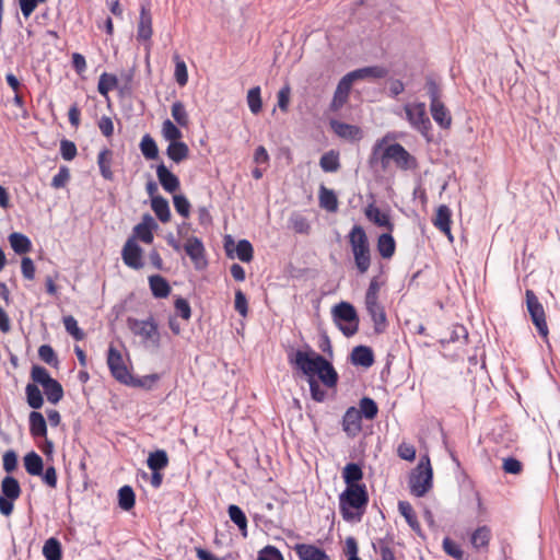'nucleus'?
<instances>
[{
	"mask_svg": "<svg viewBox=\"0 0 560 560\" xmlns=\"http://www.w3.org/2000/svg\"><path fill=\"white\" fill-rule=\"evenodd\" d=\"M396 250V242L390 233H384L378 236L377 252L384 259H389Z\"/></svg>",
	"mask_w": 560,
	"mask_h": 560,
	"instance_id": "c756f323",
	"label": "nucleus"
},
{
	"mask_svg": "<svg viewBox=\"0 0 560 560\" xmlns=\"http://www.w3.org/2000/svg\"><path fill=\"white\" fill-rule=\"evenodd\" d=\"M1 492L2 497L16 500L20 498L22 490L19 481L14 477L7 476L1 481Z\"/></svg>",
	"mask_w": 560,
	"mask_h": 560,
	"instance_id": "4c0bfd02",
	"label": "nucleus"
},
{
	"mask_svg": "<svg viewBox=\"0 0 560 560\" xmlns=\"http://www.w3.org/2000/svg\"><path fill=\"white\" fill-rule=\"evenodd\" d=\"M127 326L135 336H139L145 346L159 348L161 345V335L155 319L150 316L147 319H137L129 317Z\"/></svg>",
	"mask_w": 560,
	"mask_h": 560,
	"instance_id": "423d86ee",
	"label": "nucleus"
},
{
	"mask_svg": "<svg viewBox=\"0 0 560 560\" xmlns=\"http://www.w3.org/2000/svg\"><path fill=\"white\" fill-rule=\"evenodd\" d=\"M365 307L374 324V331L382 334L387 326L386 313L378 299H365Z\"/></svg>",
	"mask_w": 560,
	"mask_h": 560,
	"instance_id": "ddd939ff",
	"label": "nucleus"
},
{
	"mask_svg": "<svg viewBox=\"0 0 560 560\" xmlns=\"http://www.w3.org/2000/svg\"><path fill=\"white\" fill-rule=\"evenodd\" d=\"M38 357L49 365H56L58 363L56 352L49 345H43L39 347Z\"/></svg>",
	"mask_w": 560,
	"mask_h": 560,
	"instance_id": "69168bd1",
	"label": "nucleus"
},
{
	"mask_svg": "<svg viewBox=\"0 0 560 560\" xmlns=\"http://www.w3.org/2000/svg\"><path fill=\"white\" fill-rule=\"evenodd\" d=\"M162 136L168 142L178 141L183 138L180 129L170 119H165L162 124Z\"/></svg>",
	"mask_w": 560,
	"mask_h": 560,
	"instance_id": "8fccbe9b",
	"label": "nucleus"
},
{
	"mask_svg": "<svg viewBox=\"0 0 560 560\" xmlns=\"http://www.w3.org/2000/svg\"><path fill=\"white\" fill-rule=\"evenodd\" d=\"M526 305L533 324L538 330V334L546 338L548 336V326L546 322L545 310L532 290H526Z\"/></svg>",
	"mask_w": 560,
	"mask_h": 560,
	"instance_id": "9d476101",
	"label": "nucleus"
},
{
	"mask_svg": "<svg viewBox=\"0 0 560 560\" xmlns=\"http://www.w3.org/2000/svg\"><path fill=\"white\" fill-rule=\"evenodd\" d=\"M425 91L429 96L430 104L440 103L443 96V90L440 82H438L432 75L425 79Z\"/></svg>",
	"mask_w": 560,
	"mask_h": 560,
	"instance_id": "79ce46f5",
	"label": "nucleus"
},
{
	"mask_svg": "<svg viewBox=\"0 0 560 560\" xmlns=\"http://www.w3.org/2000/svg\"><path fill=\"white\" fill-rule=\"evenodd\" d=\"M398 511L405 517L406 522L412 528V530H415L416 533L421 532L420 523L418 522L413 508L409 502L399 501Z\"/></svg>",
	"mask_w": 560,
	"mask_h": 560,
	"instance_id": "58836bf2",
	"label": "nucleus"
},
{
	"mask_svg": "<svg viewBox=\"0 0 560 560\" xmlns=\"http://www.w3.org/2000/svg\"><path fill=\"white\" fill-rule=\"evenodd\" d=\"M260 92L261 91H260L259 86L252 88L247 92V104H248L249 110L254 115H257L258 113H260V110L262 108Z\"/></svg>",
	"mask_w": 560,
	"mask_h": 560,
	"instance_id": "4d7b16f0",
	"label": "nucleus"
},
{
	"mask_svg": "<svg viewBox=\"0 0 560 560\" xmlns=\"http://www.w3.org/2000/svg\"><path fill=\"white\" fill-rule=\"evenodd\" d=\"M442 547L447 556L456 560H467V557L465 556V552L463 551L462 547L451 538L445 537L443 539Z\"/></svg>",
	"mask_w": 560,
	"mask_h": 560,
	"instance_id": "3c124183",
	"label": "nucleus"
},
{
	"mask_svg": "<svg viewBox=\"0 0 560 560\" xmlns=\"http://www.w3.org/2000/svg\"><path fill=\"white\" fill-rule=\"evenodd\" d=\"M392 545L393 538L386 536L384 538H378L375 541H373L372 547L375 552L380 553L382 560H396Z\"/></svg>",
	"mask_w": 560,
	"mask_h": 560,
	"instance_id": "72a5a7b5",
	"label": "nucleus"
},
{
	"mask_svg": "<svg viewBox=\"0 0 560 560\" xmlns=\"http://www.w3.org/2000/svg\"><path fill=\"white\" fill-rule=\"evenodd\" d=\"M352 84L353 82L347 74L339 81L330 103L332 112L339 110L347 103Z\"/></svg>",
	"mask_w": 560,
	"mask_h": 560,
	"instance_id": "dca6fc26",
	"label": "nucleus"
},
{
	"mask_svg": "<svg viewBox=\"0 0 560 560\" xmlns=\"http://www.w3.org/2000/svg\"><path fill=\"white\" fill-rule=\"evenodd\" d=\"M432 467L428 456L420 459L415 472L410 476L409 485L411 493L423 497L432 488Z\"/></svg>",
	"mask_w": 560,
	"mask_h": 560,
	"instance_id": "6e6552de",
	"label": "nucleus"
},
{
	"mask_svg": "<svg viewBox=\"0 0 560 560\" xmlns=\"http://www.w3.org/2000/svg\"><path fill=\"white\" fill-rule=\"evenodd\" d=\"M26 401L33 409H39L44 405V398L40 389L34 383H30L25 387Z\"/></svg>",
	"mask_w": 560,
	"mask_h": 560,
	"instance_id": "37998d69",
	"label": "nucleus"
},
{
	"mask_svg": "<svg viewBox=\"0 0 560 560\" xmlns=\"http://www.w3.org/2000/svg\"><path fill=\"white\" fill-rule=\"evenodd\" d=\"M107 365L110 370L112 375L120 383L135 386H144V382L141 380H133L125 365L124 359L119 350L110 346L107 354Z\"/></svg>",
	"mask_w": 560,
	"mask_h": 560,
	"instance_id": "1a4fd4ad",
	"label": "nucleus"
},
{
	"mask_svg": "<svg viewBox=\"0 0 560 560\" xmlns=\"http://www.w3.org/2000/svg\"><path fill=\"white\" fill-rule=\"evenodd\" d=\"M491 536V529L489 526H479L471 533L470 544L476 551L487 550Z\"/></svg>",
	"mask_w": 560,
	"mask_h": 560,
	"instance_id": "4be33fe9",
	"label": "nucleus"
},
{
	"mask_svg": "<svg viewBox=\"0 0 560 560\" xmlns=\"http://www.w3.org/2000/svg\"><path fill=\"white\" fill-rule=\"evenodd\" d=\"M173 203L178 214H180L184 218L189 217L190 203L184 195H175L173 197Z\"/></svg>",
	"mask_w": 560,
	"mask_h": 560,
	"instance_id": "0e129e2a",
	"label": "nucleus"
},
{
	"mask_svg": "<svg viewBox=\"0 0 560 560\" xmlns=\"http://www.w3.org/2000/svg\"><path fill=\"white\" fill-rule=\"evenodd\" d=\"M142 248L137 244L133 237H130L125 243L121 250V258L126 266L135 270L143 267Z\"/></svg>",
	"mask_w": 560,
	"mask_h": 560,
	"instance_id": "f8f14e48",
	"label": "nucleus"
},
{
	"mask_svg": "<svg viewBox=\"0 0 560 560\" xmlns=\"http://www.w3.org/2000/svg\"><path fill=\"white\" fill-rule=\"evenodd\" d=\"M31 378L33 380L34 384H40L42 386H45L49 382H51L54 378L49 375L48 371L40 365H33L31 371Z\"/></svg>",
	"mask_w": 560,
	"mask_h": 560,
	"instance_id": "680f3d73",
	"label": "nucleus"
},
{
	"mask_svg": "<svg viewBox=\"0 0 560 560\" xmlns=\"http://www.w3.org/2000/svg\"><path fill=\"white\" fill-rule=\"evenodd\" d=\"M404 110L410 127L430 140L432 124L427 114L425 104L423 102L409 103L404 106Z\"/></svg>",
	"mask_w": 560,
	"mask_h": 560,
	"instance_id": "0eeeda50",
	"label": "nucleus"
},
{
	"mask_svg": "<svg viewBox=\"0 0 560 560\" xmlns=\"http://www.w3.org/2000/svg\"><path fill=\"white\" fill-rule=\"evenodd\" d=\"M24 467L31 476H40L44 469L43 458L32 451L24 456Z\"/></svg>",
	"mask_w": 560,
	"mask_h": 560,
	"instance_id": "f704fd0d",
	"label": "nucleus"
},
{
	"mask_svg": "<svg viewBox=\"0 0 560 560\" xmlns=\"http://www.w3.org/2000/svg\"><path fill=\"white\" fill-rule=\"evenodd\" d=\"M388 136H385L374 143L369 156V165L371 168L380 167L386 172L390 163L396 167L407 171L416 166V159L400 144H388Z\"/></svg>",
	"mask_w": 560,
	"mask_h": 560,
	"instance_id": "f03ea898",
	"label": "nucleus"
},
{
	"mask_svg": "<svg viewBox=\"0 0 560 560\" xmlns=\"http://www.w3.org/2000/svg\"><path fill=\"white\" fill-rule=\"evenodd\" d=\"M451 215L452 213L450 208L445 205H441L436 210L433 224L436 229L444 233L450 241H453L451 233Z\"/></svg>",
	"mask_w": 560,
	"mask_h": 560,
	"instance_id": "aec40b11",
	"label": "nucleus"
},
{
	"mask_svg": "<svg viewBox=\"0 0 560 560\" xmlns=\"http://www.w3.org/2000/svg\"><path fill=\"white\" fill-rule=\"evenodd\" d=\"M189 148L188 145L178 140L174 142H170L166 149V155L175 163H180L188 158Z\"/></svg>",
	"mask_w": 560,
	"mask_h": 560,
	"instance_id": "c85d7f7f",
	"label": "nucleus"
},
{
	"mask_svg": "<svg viewBox=\"0 0 560 560\" xmlns=\"http://www.w3.org/2000/svg\"><path fill=\"white\" fill-rule=\"evenodd\" d=\"M362 417L355 407L346 410L342 418V430L350 438L357 436L362 430Z\"/></svg>",
	"mask_w": 560,
	"mask_h": 560,
	"instance_id": "4468645a",
	"label": "nucleus"
},
{
	"mask_svg": "<svg viewBox=\"0 0 560 560\" xmlns=\"http://www.w3.org/2000/svg\"><path fill=\"white\" fill-rule=\"evenodd\" d=\"M184 249L194 264L195 269L203 270L208 266L206 249L200 238L190 236L187 238Z\"/></svg>",
	"mask_w": 560,
	"mask_h": 560,
	"instance_id": "9b49d317",
	"label": "nucleus"
},
{
	"mask_svg": "<svg viewBox=\"0 0 560 560\" xmlns=\"http://www.w3.org/2000/svg\"><path fill=\"white\" fill-rule=\"evenodd\" d=\"M289 362L307 376L313 400L323 402L327 397L326 390L322 388L315 378L316 376L328 388L337 386L339 376L332 364L311 348L307 350H296L289 355Z\"/></svg>",
	"mask_w": 560,
	"mask_h": 560,
	"instance_id": "f257e3e1",
	"label": "nucleus"
},
{
	"mask_svg": "<svg viewBox=\"0 0 560 560\" xmlns=\"http://www.w3.org/2000/svg\"><path fill=\"white\" fill-rule=\"evenodd\" d=\"M156 176L162 188L173 194L179 189L180 183L178 177L173 174L163 163L156 166Z\"/></svg>",
	"mask_w": 560,
	"mask_h": 560,
	"instance_id": "f3484780",
	"label": "nucleus"
},
{
	"mask_svg": "<svg viewBox=\"0 0 560 560\" xmlns=\"http://www.w3.org/2000/svg\"><path fill=\"white\" fill-rule=\"evenodd\" d=\"M231 521L238 527L244 537L247 536V518L242 509L235 504H231L228 509Z\"/></svg>",
	"mask_w": 560,
	"mask_h": 560,
	"instance_id": "a19ab883",
	"label": "nucleus"
},
{
	"mask_svg": "<svg viewBox=\"0 0 560 560\" xmlns=\"http://www.w3.org/2000/svg\"><path fill=\"white\" fill-rule=\"evenodd\" d=\"M112 163H113V151L104 148L100 151L97 155V164L100 167L101 175L106 180H113L114 179V173L112 171Z\"/></svg>",
	"mask_w": 560,
	"mask_h": 560,
	"instance_id": "a878e982",
	"label": "nucleus"
},
{
	"mask_svg": "<svg viewBox=\"0 0 560 560\" xmlns=\"http://www.w3.org/2000/svg\"><path fill=\"white\" fill-rule=\"evenodd\" d=\"M43 388L47 396V400L54 405L58 404L63 397L62 386L55 378L45 386H43Z\"/></svg>",
	"mask_w": 560,
	"mask_h": 560,
	"instance_id": "de8ad7c7",
	"label": "nucleus"
},
{
	"mask_svg": "<svg viewBox=\"0 0 560 560\" xmlns=\"http://www.w3.org/2000/svg\"><path fill=\"white\" fill-rule=\"evenodd\" d=\"M139 147L147 160H155L159 156L158 144L150 135L147 133L142 137Z\"/></svg>",
	"mask_w": 560,
	"mask_h": 560,
	"instance_id": "49530a36",
	"label": "nucleus"
},
{
	"mask_svg": "<svg viewBox=\"0 0 560 560\" xmlns=\"http://www.w3.org/2000/svg\"><path fill=\"white\" fill-rule=\"evenodd\" d=\"M63 326L66 331L73 337L74 340L80 341L83 340L85 337V334L83 330L78 326L77 319L72 315L65 316L63 319Z\"/></svg>",
	"mask_w": 560,
	"mask_h": 560,
	"instance_id": "6e6d98bb",
	"label": "nucleus"
},
{
	"mask_svg": "<svg viewBox=\"0 0 560 560\" xmlns=\"http://www.w3.org/2000/svg\"><path fill=\"white\" fill-rule=\"evenodd\" d=\"M236 256L243 262H249L253 259L254 249L249 241H238L236 248Z\"/></svg>",
	"mask_w": 560,
	"mask_h": 560,
	"instance_id": "052dcab7",
	"label": "nucleus"
},
{
	"mask_svg": "<svg viewBox=\"0 0 560 560\" xmlns=\"http://www.w3.org/2000/svg\"><path fill=\"white\" fill-rule=\"evenodd\" d=\"M355 267L359 273L364 275L371 266V249L368 235L361 225H353L348 234Z\"/></svg>",
	"mask_w": 560,
	"mask_h": 560,
	"instance_id": "20e7f679",
	"label": "nucleus"
},
{
	"mask_svg": "<svg viewBox=\"0 0 560 560\" xmlns=\"http://www.w3.org/2000/svg\"><path fill=\"white\" fill-rule=\"evenodd\" d=\"M430 113L433 120L442 129H448L452 126V115L443 102L430 104Z\"/></svg>",
	"mask_w": 560,
	"mask_h": 560,
	"instance_id": "412c9836",
	"label": "nucleus"
},
{
	"mask_svg": "<svg viewBox=\"0 0 560 560\" xmlns=\"http://www.w3.org/2000/svg\"><path fill=\"white\" fill-rule=\"evenodd\" d=\"M43 555L47 560H61V545L58 539L49 538L43 547Z\"/></svg>",
	"mask_w": 560,
	"mask_h": 560,
	"instance_id": "09e8293b",
	"label": "nucleus"
},
{
	"mask_svg": "<svg viewBox=\"0 0 560 560\" xmlns=\"http://www.w3.org/2000/svg\"><path fill=\"white\" fill-rule=\"evenodd\" d=\"M294 551L300 560H331L325 550L311 544H296Z\"/></svg>",
	"mask_w": 560,
	"mask_h": 560,
	"instance_id": "a211bd4d",
	"label": "nucleus"
},
{
	"mask_svg": "<svg viewBox=\"0 0 560 560\" xmlns=\"http://www.w3.org/2000/svg\"><path fill=\"white\" fill-rule=\"evenodd\" d=\"M147 464L151 470H162L168 465V456L164 450H156L149 454Z\"/></svg>",
	"mask_w": 560,
	"mask_h": 560,
	"instance_id": "c03bdc74",
	"label": "nucleus"
},
{
	"mask_svg": "<svg viewBox=\"0 0 560 560\" xmlns=\"http://www.w3.org/2000/svg\"><path fill=\"white\" fill-rule=\"evenodd\" d=\"M319 206L328 212H336L338 210V199L332 189L320 185L318 191Z\"/></svg>",
	"mask_w": 560,
	"mask_h": 560,
	"instance_id": "bb28decb",
	"label": "nucleus"
},
{
	"mask_svg": "<svg viewBox=\"0 0 560 560\" xmlns=\"http://www.w3.org/2000/svg\"><path fill=\"white\" fill-rule=\"evenodd\" d=\"M359 406L360 409L358 410L360 411L361 417H364L368 420H373L377 416L378 407L372 398L363 397L360 400Z\"/></svg>",
	"mask_w": 560,
	"mask_h": 560,
	"instance_id": "603ef678",
	"label": "nucleus"
},
{
	"mask_svg": "<svg viewBox=\"0 0 560 560\" xmlns=\"http://www.w3.org/2000/svg\"><path fill=\"white\" fill-rule=\"evenodd\" d=\"M151 208L162 223H166L171 219V210L168 201L162 196L151 198Z\"/></svg>",
	"mask_w": 560,
	"mask_h": 560,
	"instance_id": "473e14b6",
	"label": "nucleus"
},
{
	"mask_svg": "<svg viewBox=\"0 0 560 560\" xmlns=\"http://www.w3.org/2000/svg\"><path fill=\"white\" fill-rule=\"evenodd\" d=\"M468 339V331L463 325H454L452 327L450 337L441 339V343L460 342L466 343Z\"/></svg>",
	"mask_w": 560,
	"mask_h": 560,
	"instance_id": "864d4df0",
	"label": "nucleus"
},
{
	"mask_svg": "<svg viewBox=\"0 0 560 560\" xmlns=\"http://www.w3.org/2000/svg\"><path fill=\"white\" fill-rule=\"evenodd\" d=\"M118 84V79L114 74H109L104 72L101 74L98 84H97V91L101 95L107 96L108 92L113 89H115Z\"/></svg>",
	"mask_w": 560,
	"mask_h": 560,
	"instance_id": "5fc2aeb1",
	"label": "nucleus"
},
{
	"mask_svg": "<svg viewBox=\"0 0 560 560\" xmlns=\"http://www.w3.org/2000/svg\"><path fill=\"white\" fill-rule=\"evenodd\" d=\"M30 432L34 438H44L47 435V424L44 416L38 411L30 413Z\"/></svg>",
	"mask_w": 560,
	"mask_h": 560,
	"instance_id": "2f4dec72",
	"label": "nucleus"
},
{
	"mask_svg": "<svg viewBox=\"0 0 560 560\" xmlns=\"http://www.w3.org/2000/svg\"><path fill=\"white\" fill-rule=\"evenodd\" d=\"M330 127L338 137L343 139L354 140L360 138L361 135V130L359 127L341 122L335 119L330 120Z\"/></svg>",
	"mask_w": 560,
	"mask_h": 560,
	"instance_id": "393cba45",
	"label": "nucleus"
},
{
	"mask_svg": "<svg viewBox=\"0 0 560 560\" xmlns=\"http://www.w3.org/2000/svg\"><path fill=\"white\" fill-rule=\"evenodd\" d=\"M386 74L387 70L378 66L364 67L347 73V75L350 78L352 82L368 78L381 79L386 77Z\"/></svg>",
	"mask_w": 560,
	"mask_h": 560,
	"instance_id": "b1692460",
	"label": "nucleus"
},
{
	"mask_svg": "<svg viewBox=\"0 0 560 560\" xmlns=\"http://www.w3.org/2000/svg\"><path fill=\"white\" fill-rule=\"evenodd\" d=\"M175 60V71L174 77L179 86H185L188 82V72L187 66L184 60L179 58L178 55L174 56Z\"/></svg>",
	"mask_w": 560,
	"mask_h": 560,
	"instance_id": "bf43d9fd",
	"label": "nucleus"
},
{
	"mask_svg": "<svg viewBox=\"0 0 560 560\" xmlns=\"http://www.w3.org/2000/svg\"><path fill=\"white\" fill-rule=\"evenodd\" d=\"M158 229L154 219L149 214H144L140 223L133 228V238H139L145 244L153 242V230Z\"/></svg>",
	"mask_w": 560,
	"mask_h": 560,
	"instance_id": "2eb2a0df",
	"label": "nucleus"
},
{
	"mask_svg": "<svg viewBox=\"0 0 560 560\" xmlns=\"http://www.w3.org/2000/svg\"><path fill=\"white\" fill-rule=\"evenodd\" d=\"M342 478L347 485V488L359 487L362 485L359 483V481L363 478V471L358 464L349 463L342 470Z\"/></svg>",
	"mask_w": 560,
	"mask_h": 560,
	"instance_id": "cd10ccee",
	"label": "nucleus"
},
{
	"mask_svg": "<svg viewBox=\"0 0 560 560\" xmlns=\"http://www.w3.org/2000/svg\"><path fill=\"white\" fill-rule=\"evenodd\" d=\"M256 560H284V558L277 547L268 545L258 551Z\"/></svg>",
	"mask_w": 560,
	"mask_h": 560,
	"instance_id": "e2e57ef3",
	"label": "nucleus"
},
{
	"mask_svg": "<svg viewBox=\"0 0 560 560\" xmlns=\"http://www.w3.org/2000/svg\"><path fill=\"white\" fill-rule=\"evenodd\" d=\"M9 242L12 249L19 255L28 253L32 247L30 238L26 235L19 232L11 233L9 235Z\"/></svg>",
	"mask_w": 560,
	"mask_h": 560,
	"instance_id": "e433bc0d",
	"label": "nucleus"
},
{
	"mask_svg": "<svg viewBox=\"0 0 560 560\" xmlns=\"http://www.w3.org/2000/svg\"><path fill=\"white\" fill-rule=\"evenodd\" d=\"M319 166L327 173L337 172L340 168L339 153L335 150L324 153L319 160Z\"/></svg>",
	"mask_w": 560,
	"mask_h": 560,
	"instance_id": "ea45409f",
	"label": "nucleus"
},
{
	"mask_svg": "<svg viewBox=\"0 0 560 560\" xmlns=\"http://www.w3.org/2000/svg\"><path fill=\"white\" fill-rule=\"evenodd\" d=\"M290 222H291V225H292L293 230L296 233L308 234V232H310V223L306 220V218H304L303 215H301V214H293L291 217V219H290Z\"/></svg>",
	"mask_w": 560,
	"mask_h": 560,
	"instance_id": "338daca9",
	"label": "nucleus"
},
{
	"mask_svg": "<svg viewBox=\"0 0 560 560\" xmlns=\"http://www.w3.org/2000/svg\"><path fill=\"white\" fill-rule=\"evenodd\" d=\"M136 495L130 486H124L118 490V505L124 511H129L135 506Z\"/></svg>",
	"mask_w": 560,
	"mask_h": 560,
	"instance_id": "a18cd8bd",
	"label": "nucleus"
},
{
	"mask_svg": "<svg viewBox=\"0 0 560 560\" xmlns=\"http://www.w3.org/2000/svg\"><path fill=\"white\" fill-rule=\"evenodd\" d=\"M368 503L365 485L346 488L339 495V510L346 522L361 521Z\"/></svg>",
	"mask_w": 560,
	"mask_h": 560,
	"instance_id": "7ed1b4c3",
	"label": "nucleus"
},
{
	"mask_svg": "<svg viewBox=\"0 0 560 560\" xmlns=\"http://www.w3.org/2000/svg\"><path fill=\"white\" fill-rule=\"evenodd\" d=\"M149 284L152 294L158 299H164L168 296L171 292V287L168 282L160 275L150 276Z\"/></svg>",
	"mask_w": 560,
	"mask_h": 560,
	"instance_id": "7c9ffc66",
	"label": "nucleus"
},
{
	"mask_svg": "<svg viewBox=\"0 0 560 560\" xmlns=\"http://www.w3.org/2000/svg\"><path fill=\"white\" fill-rule=\"evenodd\" d=\"M152 16L147 4L142 3L137 30L139 40H150L152 36Z\"/></svg>",
	"mask_w": 560,
	"mask_h": 560,
	"instance_id": "6ab92c4d",
	"label": "nucleus"
},
{
	"mask_svg": "<svg viewBox=\"0 0 560 560\" xmlns=\"http://www.w3.org/2000/svg\"><path fill=\"white\" fill-rule=\"evenodd\" d=\"M172 117L180 127H187L189 124V117L186 112L184 104L179 101L173 103L172 108Z\"/></svg>",
	"mask_w": 560,
	"mask_h": 560,
	"instance_id": "13d9d810",
	"label": "nucleus"
},
{
	"mask_svg": "<svg viewBox=\"0 0 560 560\" xmlns=\"http://www.w3.org/2000/svg\"><path fill=\"white\" fill-rule=\"evenodd\" d=\"M366 218L374 222L377 226L386 228L389 231L393 230V224L390 222L389 215L387 213L382 212L377 207L369 206L365 210Z\"/></svg>",
	"mask_w": 560,
	"mask_h": 560,
	"instance_id": "c9c22d12",
	"label": "nucleus"
},
{
	"mask_svg": "<svg viewBox=\"0 0 560 560\" xmlns=\"http://www.w3.org/2000/svg\"><path fill=\"white\" fill-rule=\"evenodd\" d=\"M332 320L346 337L355 335L359 330V316L352 304L340 302L331 310Z\"/></svg>",
	"mask_w": 560,
	"mask_h": 560,
	"instance_id": "39448f33",
	"label": "nucleus"
},
{
	"mask_svg": "<svg viewBox=\"0 0 560 560\" xmlns=\"http://www.w3.org/2000/svg\"><path fill=\"white\" fill-rule=\"evenodd\" d=\"M78 151L74 142L63 139L60 142V154L63 160L71 161L75 158Z\"/></svg>",
	"mask_w": 560,
	"mask_h": 560,
	"instance_id": "774afa93",
	"label": "nucleus"
},
{
	"mask_svg": "<svg viewBox=\"0 0 560 560\" xmlns=\"http://www.w3.org/2000/svg\"><path fill=\"white\" fill-rule=\"evenodd\" d=\"M351 363L363 368H370L374 363L373 351L366 346H357L351 351Z\"/></svg>",
	"mask_w": 560,
	"mask_h": 560,
	"instance_id": "5701e85b",
	"label": "nucleus"
}]
</instances>
